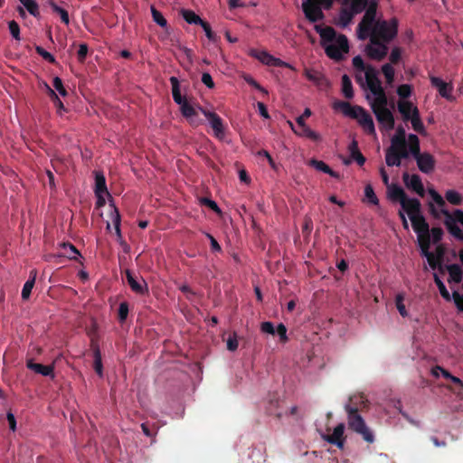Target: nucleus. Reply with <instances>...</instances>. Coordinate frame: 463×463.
Returning a JSON list of instances; mask_svg holds the SVG:
<instances>
[{
	"label": "nucleus",
	"mask_w": 463,
	"mask_h": 463,
	"mask_svg": "<svg viewBox=\"0 0 463 463\" xmlns=\"http://www.w3.org/2000/svg\"><path fill=\"white\" fill-rule=\"evenodd\" d=\"M365 13L357 25L356 33L360 40H366L371 33L372 27L376 24L377 4L371 2L366 6Z\"/></svg>",
	"instance_id": "6e6552de"
},
{
	"label": "nucleus",
	"mask_w": 463,
	"mask_h": 463,
	"mask_svg": "<svg viewBox=\"0 0 463 463\" xmlns=\"http://www.w3.org/2000/svg\"><path fill=\"white\" fill-rule=\"evenodd\" d=\"M260 330L263 333L269 334L272 335L276 334L274 325L269 321L262 322L260 325Z\"/></svg>",
	"instance_id": "e2e57ef3"
},
{
	"label": "nucleus",
	"mask_w": 463,
	"mask_h": 463,
	"mask_svg": "<svg viewBox=\"0 0 463 463\" xmlns=\"http://www.w3.org/2000/svg\"><path fill=\"white\" fill-rule=\"evenodd\" d=\"M361 111L362 113L357 119L358 123L367 134L374 135L375 128L372 116L365 109Z\"/></svg>",
	"instance_id": "4be33fe9"
},
{
	"label": "nucleus",
	"mask_w": 463,
	"mask_h": 463,
	"mask_svg": "<svg viewBox=\"0 0 463 463\" xmlns=\"http://www.w3.org/2000/svg\"><path fill=\"white\" fill-rule=\"evenodd\" d=\"M415 161L419 170L423 174H430L435 169L436 160L434 156L428 152H424L420 157L416 158Z\"/></svg>",
	"instance_id": "a211bd4d"
},
{
	"label": "nucleus",
	"mask_w": 463,
	"mask_h": 463,
	"mask_svg": "<svg viewBox=\"0 0 463 463\" xmlns=\"http://www.w3.org/2000/svg\"><path fill=\"white\" fill-rule=\"evenodd\" d=\"M289 125L292 130L295 132V134L300 137H305L315 142H319L321 140L320 135L316 131L312 130L307 125L299 126V129H296L291 122H289Z\"/></svg>",
	"instance_id": "5701e85b"
},
{
	"label": "nucleus",
	"mask_w": 463,
	"mask_h": 463,
	"mask_svg": "<svg viewBox=\"0 0 463 463\" xmlns=\"http://www.w3.org/2000/svg\"><path fill=\"white\" fill-rule=\"evenodd\" d=\"M128 304L127 302H121L118 307V320L124 322L128 315Z\"/></svg>",
	"instance_id": "13d9d810"
},
{
	"label": "nucleus",
	"mask_w": 463,
	"mask_h": 463,
	"mask_svg": "<svg viewBox=\"0 0 463 463\" xmlns=\"http://www.w3.org/2000/svg\"><path fill=\"white\" fill-rule=\"evenodd\" d=\"M402 59V49L400 47H394L389 56L391 64H397Z\"/></svg>",
	"instance_id": "4d7b16f0"
},
{
	"label": "nucleus",
	"mask_w": 463,
	"mask_h": 463,
	"mask_svg": "<svg viewBox=\"0 0 463 463\" xmlns=\"http://www.w3.org/2000/svg\"><path fill=\"white\" fill-rule=\"evenodd\" d=\"M397 94L402 99H407L411 94V86L409 84H402L397 88Z\"/></svg>",
	"instance_id": "864d4df0"
},
{
	"label": "nucleus",
	"mask_w": 463,
	"mask_h": 463,
	"mask_svg": "<svg viewBox=\"0 0 463 463\" xmlns=\"http://www.w3.org/2000/svg\"><path fill=\"white\" fill-rule=\"evenodd\" d=\"M151 14L155 23H156L161 27H165L167 24L166 19L163 16V14L155 8V6H151Z\"/></svg>",
	"instance_id": "49530a36"
},
{
	"label": "nucleus",
	"mask_w": 463,
	"mask_h": 463,
	"mask_svg": "<svg viewBox=\"0 0 463 463\" xmlns=\"http://www.w3.org/2000/svg\"><path fill=\"white\" fill-rule=\"evenodd\" d=\"M373 114L378 123L384 128L386 130H392L394 128L395 120L392 112L389 109H374Z\"/></svg>",
	"instance_id": "f3484780"
},
{
	"label": "nucleus",
	"mask_w": 463,
	"mask_h": 463,
	"mask_svg": "<svg viewBox=\"0 0 463 463\" xmlns=\"http://www.w3.org/2000/svg\"><path fill=\"white\" fill-rule=\"evenodd\" d=\"M8 28L12 36L19 41L20 40V26L17 22L12 20L8 23Z\"/></svg>",
	"instance_id": "6e6d98bb"
},
{
	"label": "nucleus",
	"mask_w": 463,
	"mask_h": 463,
	"mask_svg": "<svg viewBox=\"0 0 463 463\" xmlns=\"http://www.w3.org/2000/svg\"><path fill=\"white\" fill-rule=\"evenodd\" d=\"M35 51L46 61L52 63V64H54L56 62L54 56L52 53H50L49 52H47L46 50H44L43 47L36 46Z\"/></svg>",
	"instance_id": "3c124183"
},
{
	"label": "nucleus",
	"mask_w": 463,
	"mask_h": 463,
	"mask_svg": "<svg viewBox=\"0 0 463 463\" xmlns=\"http://www.w3.org/2000/svg\"><path fill=\"white\" fill-rule=\"evenodd\" d=\"M172 86V96L174 101L180 106V108L187 102L186 99L181 95L180 83L176 77L172 76L170 79Z\"/></svg>",
	"instance_id": "393cba45"
},
{
	"label": "nucleus",
	"mask_w": 463,
	"mask_h": 463,
	"mask_svg": "<svg viewBox=\"0 0 463 463\" xmlns=\"http://www.w3.org/2000/svg\"><path fill=\"white\" fill-rule=\"evenodd\" d=\"M345 412L347 414L348 428L354 432L361 435L366 442L373 443L374 441V435L373 431L367 427L361 414L353 409H350Z\"/></svg>",
	"instance_id": "0eeeda50"
},
{
	"label": "nucleus",
	"mask_w": 463,
	"mask_h": 463,
	"mask_svg": "<svg viewBox=\"0 0 463 463\" xmlns=\"http://www.w3.org/2000/svg\"><path fill=\"white\" fill-rule=\"evenodd\" d=\"M408 149L409 154L412 156V157L416 160V158L420 157L423 153L420 152V139L415 134L408 135Z\"/></svg>",
	"instance_id": "a878e982"
},
{
	"label": "nucleus",
	"mask_w": 463,
	"mask_h": 463,
	"mask_svg": "<svg viewBox=\"0 0 463 463\" xmlns=\"http://www.w3.org/2000/svg\"><path fill=\"white\" fill-rule=\"evenodd\" d=\"M314 28L320 36V43L326 54L335 61L343 60L344 53L349 52L347 37L345 34H337L331 26L322 27L320 24H316Z\"/></svg>",
	"instance_id": "f03ea898"
},
{
	"label": "nucleus",
	"mask_w": 463,
	"mask_h": 463,
	"mask_svg": "<svg viewBox=\"0 0 463 463\" xmlns=\"http://www.w3.org/2000/svg\"><path fill=\"white\" fill-rule=\"evenodd\" d=\"M445 269L448 270L451 281L459 283L462 280L463 272L458 264L446 265Z\"/></svg>",
	"instance_id": "c85d7f7f"
},
{
	"label": "nucleus",
	"mask_w": 463,
	"mask_h": 463,
	"mask_svg": "<svg viewBox=\"0 0 463 463\" xmlns=\"http://www.w3.org/2000/svg\"><path fill=\"white\" fill-rule=\"evenodd\" d=\"M342 92L344 96L348 99H351L354 97L352 81L349 76L346 74L342 76Z\"/></svg>",
	"instance_id": "c9c22d12"
},
{
	"label": "nucleus",
	"mask_w": 463,
	"mask_h": 463,
	"mask_svg": "<svg viewBox=\"0 0 463 463\" xmlns=\"http://www.w3.org/2000/svg\"><path fill=\"white\" fill-rule=\"evenodd\" d=\"M127 282L131 290L137 295L145 296L148 294L146 281L142 277H136L130 270H126Z\"/></svg>",
	"instance_id": "4468645a"
},
{
	"label": "nucleus",
	"mask_w": 463,
	"mask_h": 463,
	"mask_svg": "<svg viewBox=\"0 0 463 463\" xmlns=\"http://www.w3.org/2000/svg\"><path fill=\"white\" fill-rule=\"evenodd\" d=\"M61 247L64 250V252L62 253V255L67 257L70 260H77V257L80 256V251L71 243H62Z\"/></svg>",
	"instance_id": "ea45409f"
},
{
	"label": "nucleus",
	"mask_w": 463,
	"mask_h": 463,
	"mask_svg": "<svg viewBox=\"0 0 463 463\" xmlns=\"http://www.w3.org/2000/svg\"><path fill=\"white\" fill-rule=\"evenodd\" d=\"M353 107L354 106H352L349 102L342 100L335 101L333 105V108L335 109H341L345 116H347L349 114Z\"/></svg>",
	"instance_id": "8fccbe9b"
},
{
	"label": "nucleus",
	"mask_w": 463,
	"mask_h": 463,
	"mask_svg": "<svg viewBox=\"0 0 463 463\" xmlns=\"http://www.w3.org/2000/svg\"><path fill=\"white\" fill-rule=\"evenodd\" d=\"M181 14L186 23L190 24H201L203 21L201 19L199 15H197L194 11L189 9H182Z\"/></svg>",
	"instance_id": "e433bc0d"
},
{
	"label": "nucleus",
	"mask_w": 463,
	"mask_h": 463,
	"mask_svg": "<svg viewBox=\"0 0 463 463\" xmlns=\"http://www.w3.org/2000/svg\"><path fill=\"white\" fill-rule=\"evenodd\" d=\"M407 142L408 141L406 140V131L402 126H399L396 128L395 135H393L391 138V145H400Z\"/></svg>",
	"instance_id": "a19ab883"
},
{
	"label": "nucleus",
	"mask_w": 463,
	"mask_h": 463,
	"mask_svg": "<svg viewBox=\"0 0 463 463\" xmlns=\"http://www.w3.org/2000/svg\"><path fill=\"white\" fill-rule=\"evenodd\" d=\"M36 279V270H32L30 273L29 279L24 283L23 289H22V298L26 300L30 298L32 289L34 286Z\"/></svg>",
	"instance_id": "7c9ffc66"
},
{
	"label": "nucleus",
	"mask_w": 463,
	"mask_h": 463,
	"mask_svg": "<svg viewBox=\"0 0 463 463\" xmlns=\"http://www.w3.org/2000/svg\"><path fill=\"white\" fill-rule=\"evenodd\" d=\"M430 80L431 83V86L436 88L439 91V94L446 99L449 101H453L455 98L452 95L453 91V85L452 83L445 82L443 80H441L439 77L436 76H430Z\"/></svg>",
	"instance_id": "dca6fc26"
},
{
	"label": "nucleus",
	"mask_w": 463,
	"mask_h": 463,
	"mask_svg": "<svg viewBox=\"0 0 463 463\" xmlns=\"http://www.w3.org/2000/svg\"><path fill=\"white\" fill-rule=\"evenodd\" d=\"M368 405V400L363 394H354L350 396L348 402L345 405V411H348L350 409L360 411Z\"/></svg>",
	"instance_id": "6ab92c4d"
},
{
	"label": "nucleus",
	"mask_w": 463,
	"mask_h": 463,
	"mask_svg": "<svg viewBox=\"0 0 463 463\" xmlns=\"http://www.w3.org/2000/svg\"><path fill=\"white\" fill-rule=\"evenodd\" d=\"M180 110L182 115L187 119H189L191 125L198 126L199 123H196L194 119V117L197 115V112L196 109L191 104L186 102L180 108Z\"/></svg>",
	"instance_id": "2f4dec72"
},
{
	"label": "nucleus",
	"mask_w": 463,
	"mask_h": 463,
	"mask_svg": "<svg viewBox=\"0 0 463 463\" xmlns=\"http://www.w3.org/2000/svg\"><path fill=\"white\" fill-rule=\"evenodd\" d=\"M200 203L202 205H205V206L209 207L211 210H213L216 213H222V211H221L220 207L218 206V204L210 198H207V197L200 198Z\"/></svg>",
	"instance_id": "603ef678"
},
{
	"label": "nucleus",
	"mask_w": 463,
	"mask_h": 463,
	"mask_svg": "<svg viewBox=\"0 0 463 463\" xmlns=\"http://www.w3.org/2000/svg\"><path fill=\"white\" fill-rule=\"evenodd\" d=\"M433 279H434V282L435 284L437 285L438 288H439V291L441 295V297L443 298H445L446 300H450V295H449V292L448 291L445 284L443 283V281L439 279V275L437 273H434L433 274Z\"/></svg>",
	"instance_id": "79ce46f5"
},
{
	"label": "nucleus",
	"mask_w": 463,
	"mask_h": 463,
	"mask_svg": "<svg viewBox=\"0 0 463 463\" xmlns=\"http://www.w3.org/2000/svg\"><path fill=\"white\" fill-rule=\"evenodd\" d=\"M202 26V28L203 29L204 33H205V35L206 37L210 40V41H216V35L215 33L212 31V28L210 26V24L205 22V21H203L202 24H200Z\"/></svg>",
	"instance_id": "bf43d9fd"
},
{
	"label": "nucleus",
	"mask_w": 463,
	"mask_h": 463,
	"mask_svg": "<svg viewBox=\"0 0 463 463\" xmlns=\"http://www.w3.org/2000/svg\"><path fill=\"white\" fill-rule=\"evenodd\" d=\"M444 235V232L440 227H432L430 229V244H438L440 242Z\"/></svg>",
	"instance_id": "a18cd8bd"
},
{
	"label": "nucleus",
	"mask_w": 463,
	"mask_h": 463,
	"mask_svg": "<svg viewBox=\"0 0 463 463\" xmlns=\"http://www.w3.org/2000/svg\"><path fill=\"white\" fill-rule=\"evenodd\" d=\"M250 55L268 66H273V67H288V63H286L285 61H281L279 58L272 56L266 51L251 49L250 51Z\"/></svg>",
	"instance_id": "ddd939ff"
},
{
	"label": "nucleus",
	"mask_w": 463,
	"mask_h": 463,
	"mask_svg": "<svg viewBox=\"0 0 463 463\" xmlns=\"http://www.w3.org/2000/svg\"><path fill=\"white\" fill-rule=\"evenodd\" d=\"M352 63L357 71L365 73V83L372 94L375 96V99L370 104L372 110L373 111V108L374 109H388V98L382 87L378 71L373 66L365 64L360 55L354 56Z\"/></svg>",
	"instance_id": "f257e3e1"
},
{
	"label": "nucleus",
	"mask_w": 463,
	"mask_h": 463,
	"mask_svg": "<svg viewBox=\"0 0 463 463\" xmlns=\"http://www.w3.org/2000/svg\"><path fill=\"white\" fill-rule=\"evenodd\" d=\"M109 194L106 179L102 173L96 172L95 174V194Z\"/></svg>",
	"instance_id": "72a5a7b5"
},
{
	"label": "nucleus",
	"mask_w": 463,
	"mask_h": 463,
	"mask_svg": "<svg viewBox=\"0 0 463 463\" xmlns=\"http://www.w3.org/2000/svg\"><path fill=\"white\" fill-rule=\"evenodd\" d=\"M429 194L430 195L433 203H429V211L433 218L439 220L441 216H444V224L447 227L448 232L455 237L457 240L463 241V232L458 227V221L457 212L460 211L456 209L453 213L449 212L446 208L447 204L443 197L434 189H429Z\"/></svg>",
	"instance_id": "7ed1b4c3"
},
{
	"label": "nucleus",
	"mask_w": 463,
	"mask_h": 463,
	"mask_svg": "<svg viewBox=\"0 0 463 463\" xmlns=\"http://www.w3.org/2000/svg\"><path fill=\"white\" fill-rule=\"evenodd\" d=\"M450 382L455 385L450 387L454 392L459 393L463 390V382L458 377L453 376Z\"/></svg>",
	"instance_id": "338daca9"
},
{
	"label": "nucleus",
	"mask_w": 463,
	"mask_h": 463,
	"mask_svg": "<svg viewBox=\"0 0 463 463\" xmlns=\"http://www.w3.org/2000/svg\"><path fill=\"white\" fill-rule=\"evenodd\" d=\"M305 76L307 77V79L308 80L314 82L315 84H317L318 86L326 82L325 76L322 73H320L315 70L306 69Z\"/></svg>",
	"instance_id": "473e14b6"
},
{
	"label": "nucleus",
	"mask_w": 463,
	"mask_h": 463,
	"mask_svg": "<svg viewBox=\"0 0 463 463\" xmlns=\"http://www.w3.org/2000/svg\"><path fill=\"white\" fill-rule=\"evenodd\" d=\"M88 45L86 43L80 44L77 58L80 62H83L86 60L88 54Z\"/></svg>",
	"instance_id": "680f3d73"
},
{
	"label": "nucleus",
	"mask_w": 463,
	"mask_h": 463,
	"mask_svg": "<svg viewBox=\"0 0 463 463\" xmlns=\"http://www.w3.org/2000/svg\"><path fill=\"white\" fill-rule=\"evenodd\" d=\"M26 366L28 369L33 371L36 373H39L43 376H52L53 377L54 364L43 365L42 364H37L30 359L26 363Z\"/></svg>",
	"instance_id": "aec40b11"
},
{
	"label": "nucleus",
	"mask_w": 463,
	"mask_h": 463,
	"mask_svg": "<svg viewBox=\"0 0 463 463\" xmlns=\"http://www.w3.org/2000/svg\"><path fill=\"white\" fill-rule=\"evenodd\" d=\"M398 25L399 22L396 17L390 20L378 19L372 27L368 38L375 37L380 42L390 43L398 34Z\"/></svg>",
	"instance_id": "423d86ee"
},
{
	"label": "nucleus",
	"mask_w": 463,
	"mask_h": 463,
	"mask_svg": "<svg viewBox=\"0 0 463 463\" xmlns=\"http://www.w3.org/2000/svg\"><path fill=\"white\" fill-rule=\"evenodd\" d=\"M49 5L51 6L53 13L58 14L61 16V20L65 24L70 23L69 14L62 7L59 6L53 0L49 1Z\"/></svg>",
	"instance_id": "4c0bfd02"
},
{
	"label": "nucleus",
	"mask_w": 463,
	"mask_h": 463,
	"mask_svg": "<svg viewBox=\"0 0 463 463\" xmlns=\"http://www.w3.org/2000/svg\"><path fill=\"white\" fill-rule=\"evenodd\" d=\"M24 7L34 17L40 15L39 5L35 0H19Z\"/></svg>",
	"instance_id": "58836bf2"
},
{
	"label": "nucleus",
	"mask_w": 463,
	"mask_h": 463,
	"mask_svg": "<svg viewBox=\"0 0 463 463\" xmlns=\"http://www.w3.org/2000/svg\"><path fill=\"white\" fill-rule=\"evenodd\" d=\"M403 300H404L403 295L398 294L395 298V305H396V307H397L400 315L402 317H408V312L406 310L405 305L403 304Z\"/></svg>",
	"instance_id": "09e8293b"
},
{
	"label": "nucleus",
	"mask_w": 463,
	"mask_h": 463,
	"mask_svg": "<svg viewBox=\"0 0 463 463\" xmlns=\"http://www.w3.org/2000/svg\"><path fill=\"white\" fill-rule=\"evenodd\" d=\"M354 15L346 5H342L335 24L341 28H345L352 23Z\"/></svg>",
	"instance_id": "412c9836"
},
{
	"label": "nucleus",
	"mask_w": 463,
	"mask_h": 463,
	"mask_svg": "<svg viewBox=\"0 0 463 463\" xmlns=\"http://www.w3.org/2000/svg\"><path fill=\"white\" fill-rule=\"evenodd\" d=\"M275 331L279 335L281 342H286L288 340L287 327L285 326L284 324H279Z\"/></svg>",
	"instance_id": "0e129e2a"
},
{
	"label": "nucleus",
	"mask_w": 463,
	"mask_h": 463,
	"mask_svg": "<svg viewBox=\"0 0 463 463\" xmlns=\"http://www.w3.org/2000/svg\"><path fill=\"white\" fill-rule=\"evenodd\" d=\"M364 195L367 198L368 202L373 205H377L379 203V200L373 191V188L371 184H367L364 187Z\"/></svg>",
	"instance_id": "de8ad7c7"
},
{
	"label": "nucleus",
	"mask_w": 463,
	"mask_h": 463,
	"mask_svg": "<svg viewBox=\"0 0 463 463\" xmlns=\"http://www.w3.org/2000/svg\"><path fill=\"white\" fill-rule=\"evenodd\" d=\"M388 197L393 201L400 203L402 210L407 213L412 229L414 225H421L422 221H426L421 213V203L417 198H409L404 190L396 184H392L387 187Z\"/></svg>",
	"instance_id": "20e7f679"
},
{
	"label": "nucleus",
	"mask_w": 463,
	"mask_h": 463,
	"mask_svg": "<svg viewBox=\"0 0 463 463\" xmlns=\"http://www.w3.org/2000/svg\"><path fill=\"white\" fill-rule=\"evenodd\" d=\"M414 106L410 101H399L398 102V110L402 114L404 121H408L411 118V115H413Z\"/></svg>",
	"instance_id": "c756f323"
},
{
	"label": "nucleus",
	"mask_w": 463,
	"mask_h": 463,
	"mask_svg": "<svg viewBox=\"0 0 463 463\" xmlns=\"http://www.w3.org/2000/svg\"><path fill=\"white\" fill-rule=\"evenodd\" d=\"M402 181L408 189L415 192L419 196L424 197L425 190L419 175H410L408 172H404L402 174Z\"/></svg>",
	"instance_id": "2eb2a0df"
},
{
	"label": "nucleus",
	"mask_w": 463,
	"mask_h": 463,
	"mask_svg": "<svg viewBox=\"0 0 463 463\" xmlns=\"http://www.w3.org/2000/svg\"><path fill=\"white\" fill-rule=\"evenodd\" d=\"M202 82L209 89L214 88V81L208 72H203L202 75Z\"/></svg>",
	"instance_id": "774afa93"
},
{
	"label": "nucleus",
	"mask_w": 463,
	"mask_h": 463,
	"mask_svg": "<svg viewBox=\"0 0 463 463\" xmlns=\"http://www.w3.org/2000/svg\"><path fill=\"white\" fill-rule=\"evenodd\" d=\"M413 231L417 234V244L420 249V256L427 259L428 264L431 269H439L441 274H444L445 266H443V261L434 256V253L430 251V225L427 221H422L420 226L414 225Z\"/></svg>",
	"instance_id": "39448f33"
},
{
	"label": "nucleus",
	"mask_w": 463,
	"mask_h": 463,
	"mask_svg": "<svg viewBox=\"0 0 463 463\" xmlns=\"http://www.w3.org/2000/svg\"><path fill=\"white\" fill-rule=\"evenodd\" d=\"M409 156L408 143L390 145L385 150V163L388 166H400L402 160Z\"/></svg>",
	"instance_id": "1a4fd4ad"
},
{
	"label": "nucleus",
	"mask_w": 463,
	"mask_h": 463,
	"mask_svg": "<svg viewBox=\"0 0 463 463\" xmlns=\"http://www.w3.org/2000/svg\"><path fill=\"white\" fill-rule=\"evenodd\" d=\"M112 222L114 223L117 234L120 236V214L118 210L115 206L113 211Z\"/></svg>",
	"instance_id": "052dcab7"
},
{
	"label": "nucleus",
	"mask_w": 463,
	"mask_h": 463,
	"mask_svg": "<svg viewBox=\"0 0 463 463\" xmlns=\"http://www.w3.org/2000/svg\"><path fill=\"white\" fill-rule=\"evenodd\" d=\"M446 200L453 205L462 203V196L455 190H448L445 194Z\"/></svg>",
	"instance_id": "37998d69"
},
{
	"label": "nucleus",
	"mask_w": 463,
	"mask_h": 463,
	"mask_svg": "<svg viewBox=\"0 0 463 463\" xmlns=\"http://www.w3.org/2000/svg\"><path fill=\"white\" fill-rule=\"evenodd\" d=\"M382 72L383 73V75L386 79V82L390 85L392 84V82L394 81V75H395V71H394L392 65L391 63L383 64L382 66Z\"/></svg>",
	"instance_id": "c03bdc74"
},
{
	"label": "nucleus",
	"mask_w": 463,
	"mask_h": 463,
	"mask_svg": "<svg viewBox=\"0 0 463 463\" xmlns=\"http://www.w3.org/2000/svg\"><path fill=\"white\" fill-rule=\"evenodd\" d=\"M53 88L63 97L67 96L68 92L63 86L62 80L60 77L56 76L52 80Z\"/></svg>",
	"instance_id": "5fc2aeb1"
},
{
	"label": "nucleus",
	"mask_w": 463,
	"mask_h": 463,
	"mask_svg": "<svg viewBox=\"0 0 463 463\" xmlns=\"http://www.w3.org/2000/svg\"><path fill=\"white\" fill-rule=\"evenodd\" d=\"M345 424L339 423L333 430L332 433L323 434L321 437L325 441L342 449L345 443Z\"/></svg>",
	"instance_id": "f8f14e48"
},
{
	"label": "nucleus",
	"mask_w": 463,
	"mask_h": 463,
	"mask_svg": "<svg viewBox=\"0 0 463 463\" xmlns=\"http://www.w3.org/2000/svg\"><path fill=\"white\" fill-rule=\"evenodd\" d=\"M91 349L93 353V368L96 372V373L99 376H103V364H102V358H101V352L97 344H95L93 341L91 343Z\"/></svg>",
	"instance_id": "bb28decb"
},
{
	"label": "nucleus",
	"mask_w": 463,
	"mask_h": 463,
	"mask_svg": "<svg viewBox=\"0 0 463 463\" xmlns=\"http://www.w3.org/2000/svg\"><path fill=\"white\" fill-rule=\"evenodd\" d=\"M452 298L457 308L463 312V295L459 294L458 291H454Z\"/></svg>",
	"instance_id": "69168bd1"
},
{
	"label": "nucleus",
	"mask_w": 463,
	"mask_h": 463,
	"mask_svg": "<svg viewBox=\"0 0 463 463\" xmlns=\"http://www.w3.org/2000/svg\"><path fill=\"white\" fill-rule=\"evenodd\" d=\"M198 109L208 119L214 137L220 140L223 139L225 136V126L222 118L217 113L210 111L203 107L199 106Z\"/></svg>",
	"instance_id": "9b49d317"
},
{
	"label": "nucleus",
	"mask_w": 463,
	"mask_h": 463,
	"mask_svg": "<svg viewBox=\"0 0 463 463\" xmlns=\"http://www.w3.org/2000/svg\"><path fill=\"white\" fill-rule=\"evenodd\" d=\"M309 165L316 168L317 171H321L325 174L329 175L330 176L338 179L340 177L339 174L335 171L332 170L325 162L317 159H311L309 161Z\"/></svg>",
	"instance_id": "cd10ccee"
},
{
	"label": "nucleus",
	"mask_w": 463,
	"mask_h": 463,
	"mask_svg": "<svg viewBox=\"0 0 463 463\" xmlns=\"http://www.w3.org/2000/svg\"><path fill=\"white\" fill-rule=\"evenodd\" d=\"M388 51V43L380 42L376 40L375 37H370L369 43L364 47L366 56L373 61L383 60L386 57Z\"/></svg>",
	"instance_id": "9d476101"
},
{
	"label": "nucleus",
	"mask_w": 463,
	"mask_h": 463,
	"mask_svg": "<svg viewBox=\"0 0 463 463\" xmlns=\"http://www.w3.org/2000/svg\"><path fill=\"white\" fill-rule=\"evenodd\" d=\"M342 5H346L354 14L365 10L369 0H340Z\"/></svg>",
	"instance_id": "b1692460"
},
{
	"label": "nucleus",
	"mask_w": 463,
	"mask_h": 463,
	"mask_svg": "<svg viewBox=\"0 0 463 463\" xmlns=\"http://www.w3.org/2000/svg\"><path fill=\"white\" fill-rule=\"evenodd\" d=\"M410 120L411 122L412 128L416 132H418L420 134H425V127L420 119L418 108H414L413 115H411V118Z\"/></svg>",
	"instance_id": "f704fd0d"
}]
</instances>
